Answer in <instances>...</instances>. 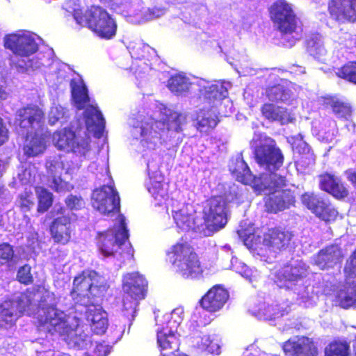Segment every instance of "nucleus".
<instances>
[{"mask_svg": "<svg viewBox=\"0 0 356 356\" xmlns=\"http://www.w3.org/2000/svg\"><path fill=\"white\" fill-rule=\"evenodd\" d=\"M232 177L238 182L251 186L257 195L268 191L263 197L264 211L268 214H277L294 207L296 192L287 188L289 181L285 176L261 175L256 177L251 172L242 158H236L229 166Z\"/></svg>", "mask_w": 356, "mask_h": 356, "instance_id": "nucleus-1", "label": "nucleus"}, {"mask_svg": "<svg viewBox=\"0 0 356 356\" xmlns=\"http://www.w3.org/2000/svg\"><path fill=\"white\" fill-rule=\"evenodd\" d=\"M270 17L281 34L280 42L286 47H293L299 40L302 24L291 6L284 0H277L269 9Z\"/></svg>", "mask_w": 356, "mask_h": 356, "instance_id": "nucleus-2", "label": "nucleus"}, {"mask_svg": "<svg viewBox=\"0 0 356 356\" xmlns=\"http://www.w3.org/2000/svg\"><path fill=\"white\" fill-rule=\"evenodd\" d=\"M128 239L129 231L125 218L121 216L120 228L115 232L112 229H108L98 232L96 236V244L99 251L104 257L118 255L122 258L131 259L134 257V250Z\"/></svg>", "mask_w": 356, "mask_h": 356, "instance_id": "nucleus-3", "label": "nucleus"}, {"mask_svg": "<svg viewBox=\"0 0 356 356\" xmlns=\"http://www.w3.org/2000/svg\"><path fill=\"white\" fill-rule=\"evenodd\" d=\"M176 272L185 279L196 278L203 272L201 262L194 248L181 237L167 252Z\"/></svg>", "mask_w": 356, "mask_h": 356, "instance_id": "nucleus-4", "label": "nucleus"}, {"mask_svg": "<svg viewBox=\"0 0 356 356\" xmlns=\"http://www.w3.org/2000/svg\"><path fill=\"white\" fill-rule=\"evenodd\" d=\"M36 326L40 331L67 337H72L77 332L76 327L68 324L65 312L54 305L42 307L38 310Z\"/></svg>", "mask_w": 356, "mask_h": 356, "instance_id": "nucleus-5", "label": "nucleus"}, {"mask_svg": "<svg viewBox=\"0 0 356 356\" xmlns=\"http://www.w3.org/2000/svg\"><path fill=\"white\" fill-rule=\"evenodd\" d=\"M124 291L122 304L126 311H134L138 302L143 300L147 292V281L138 272L127 273L122 277Z\"/></svg>", "mask_w": 356, "mask_h": 356, "instance_id": "nucleus-6", "label": "nucleus"}, {"mask_svg": "<svg viewBox=\"0 0 356 356\" xmlns=\"http://www.w3.org/2000/svg\"><path fill=\"white\" fill-rule=\"evenodd\" d=\"M106 283L95 270L86 269L74 277L71 294L77 296H99L107 290Z\"/></svg>", "mask_w": 356, "mask_h": 356, "instance_id": "nucleus-7", "label": "nucleus"}, {"mask_svg": "<svg viewBox=\"0 0 356 356\" xmlns=\"http://www.w3.org/2000/svg\"><path fill=\"white\" fill-rule=\"evenodd\" d=\"M203 219L206 228L217 232L227 222V201L223 195H215L207 200L203 209Z\"/></svg>", "mask_w": 356, "mask_h": 356, "instance_id": "nucleus-8", "label": "nucleus"}, {"mask_svg": "<svg viewBox=\"0 0 356 356\" xmlns=\"http://www.w3.org/2000/svg\"><path fill=\"white\" fill-rule=\"evenodd\" d=\"M54 219L49 225V234L54 242L57 244L66 245L72 240L74 231L73 225L74 214H69L63 207L54 209L51 212Z\"/></svg>", "mask_w": 356, "mask_h": 356, "instance_id": "nucleus-9", "label": "nucleus"}, {"mask_svg": "<svg viewBox=\"0 0 356 356\" xmlns=\"http://www.w3.org/2000/svg\"><path fill=\"white\" fill-rule=\"evenodd\" d=\"M88 28L98 37L111 40L117 32V24L111 15L100 6H92L89 8Z\"/></svg>", "mask_w": 356, "mask_h": 356, "instance_id": "nucleus-10", "label": "nucleus"}, {"mask_svg": "<svg viewBox=\"0 0 356 356\" xmlns=\"http://www.w3.org/2000/svg\"><path fill=\"white\" fill-rule=\"evenodd\" d=\"M91 204L95 210L103 215L119 213L120 211L118 192L111 185H103L95 188L92 193Z\"/></svg>", "mask_w": 356, "mask_h": 356, "instance_id": "nucleus-11", "label": "nucleus"}, {"mask_svg": "<svg viewBox=\"0 0 356 356\" xmlns=\"http://www.w3.org/2000/svg\"><path fill=\"white\" fill-rule=\"evenodd\" d=\"M256 162L269 171H276L284 163V157L275 140L269 139L260 143L254 150Z\"/></svg>", "mask_w": 356, "mask_h": 356, "instance_id": "nucleus-12", "label": "nucleus"}, {"mask_svg": "<svg viewBox=\"0 0 356 356\" xmlns=\"http://www.w3.org/2000/svg\"><path fill=\"white\" fill-rule=\"evenodd\" d=\"M300 200L302 204L321 220L329 222L334 221L338 216L337 210L329 202L314 193H304Z\"/></svg>", "mask_w": 356, "mask_h": 356, "instance_id": "nucleus-13", "label": "nucleus"}, {"mask_svg": "<svg viewBox=\"0 0 356 356\" xmlns=\"http://www.w3.org/2000/svg\"><path fill=\"white\" fill-rule=\"evenodd\" d=\"M45 114L35 104H27L17 111V125L22 134L28 135L36 127L43 125Z\"/></svg>", "mask_w": 356, "mask_h": 356, "instance_id": "nucleus-14", "label": "nucleus"}, {"mask_svg": "<svg viewBox=\"0 0 356 356\" xmlns=\"http://www.w3.org/2000/svg\"><path fill=\"white\" fill-rule=\"evenodd\" d=\"M305 273L302 266L285 264L273 273V281L281 289L291 290L306 276Z\"/></svg>", "mask_w": 356, "mask_h": 356, "instance_id": "nucleus-15", "label": "nucleus"}, {"mask_svg": "<svg viewBox=\"0 0 356 356\" xmlns=\"http://www.w3.org/2000/svg\"><path fill=\"white\" fill-rule=\"evenodd\" d=\"M3 46L10 50L14 55L21 58H29L38 49L35 39L24 34L6 35L3 38Z\"/></svg>", "mask_w": 356, "mask_h": 356, "instance_id": "nucleus-16", "label": "nucleus"}, {"mask_svg": "<svg viewBox=\"0 0 356 356\" xmlns=\"http://www.w3.org/2000/svg\"><path fill=\"white\" fill-rule=\"evenodd\" d=\"M327 12L339 24H356V0H328Z\"/></svg>", "mask_w": 356, "mask_h": 356, "instance_id": "nucleus-17", "label": "nucleus"}, {"mask_svg": "<svg viewBox=\"0 0 356 356\" xmlns=\"http://www.w3.org/2000/svg\"><path fill=\"white\" fill-rule=\"evenodd\" d=\"M53 142L59 150L70 149L73 152L84 153L88 149L86 139L79 140L75 132L70 127H65L51 134Z\"/></svg>", "mask_w": 356, "mask_h": 356, "instance_id": "nucleus-18", "label": "nucleus"}, {"mask_svg": "<svg viewBox=\"0 0 356 356\" xmlns=\"http://www.w3.org/2000/svg\"><path fill=\"white\" fill-rule=\"evenodd\" d=\"M293 234L280 226L268 228L263 236V244L274 252L286 250L291 243Z\"/></svg>", "mask_w": 356, "mask_h": 356, "instance_id": "nucleus-19", "label": "nucleus"}, {"mask_svg": "<svg viewBox=\"0 0 356 356\" xmlns=\"http://www.w3.org/2000/svg\"><path fill=\"white\" fill-rule=\"evenodd\" d=\"M343 257L342 249L336 244H331L324 247L315 254L314 264L321 270H328L341 265Z\"/></svg>", "mask_w": 356, "mask_h": 356, "instance_id": "nucleus-20", "label": "nucleus"}, {"mask_svg": "<svg viewBox=\"0 0 356 356\" xmlns=\"http://www.w3.org/2000/svg\"><path fill=\"white\" fill-rule=\"evenodd\" d=\"M291 144L293 152L297 154L295 164L298 170L305 171L314 164V155L300 134L291 137Z\"/></svg>", "mask_w": 356, "mask_h": 356, "instance_id": "nucleus-21", "label": "nucleus"}, {"mask_svg": "<svg viewBox=\"0 0 356 356\" xmlns=\"http://www.w3.org/2000/svg\"><path fill=\"white\" fill-rule=\"evenodd\" d=\"M229 296V292L225 288L220 284H216L202 297L199 302L204 310L216 312L224 307Z\"/></svg>", "mask_w": 356, "mask_h": 356, "instance_id": "nucleus-22", "label": "nucleus"}, {"mask_svg": "<svg viewBox=\"0 0 356 356\" xmlns=\"http://www.w3.org/2000/svg\"><path fill=\"white\" fill-rule=\"evenodd\" d=\"M282 348L286 356H318V354L314 340L305 336L296 341H285Z\"/></svg>", "mask_w": 356, "mask_h": 356, "instance_id": "nucleus-23", "label": "nucleus"}, {"mask_svg": "<svg viewBox=\"0 0 356 356\" xmlns=\"http://www.w3.org/2000/svg\"><path fill=\"white\" fill-rule=\"evenodd\" d=\"M260 111L262 117L269 122H277L280 125L292 123L296 118L286 107L266 102L261 105Z\"/></svg>", "mask_w": 356, "mask_h": 356, "instance_id": "nucleus-24", "label": "nucleus"}, {"mask_svg": "<svg viewBox=\"0 0 356 356\" xmlns=\"http://www.w3.org/2000/svg\"><path fill=\"white\" fill-rule=\"evenodd\" d=\"M86 319L91 331L95 334H104L108 327L107 313L95 305H89L86 311Z\"/></svg>", "mask_w": 356, "mask_h": 356, "instance_id": "nucleus-25", "label": "nucleus"}, {"mask_svg": "<svg viewBox=\"0 0 356 356\" xmlns=\"http://www.w3.org/2000/svg\"><path fill=\"white\" fill-rule=\"evenodd\" d=\"M320 188L330 194L337 200H342L348 197V188L340 179L333 175L325 172L320 175Z\"/></svg>", "mask_w": 356, "mask_h": 356, "instance_id": "nucleus-26", "label": "nucleus"}, {"mask_svg": "<svg viewBox=\"0 0 356 356\" xmlns=\"http://www.w3.org/2000/svg\"><path fill=\"white\" fill-rule=\"evenodd\" d=\"M166 327H163L161 330H157L156 340L161 355L163 354L175 355L179 352L180 339L173 332L167 330Z\"/></svg>", "mask_w": 356, "mask_h": 356, "instance_id": "nucleus-27", "label": "nucleus"}, {"mask_svg": "<svg viewBox=\"0 0 356 356\" xmlns=\"http://www.w3.org/2000/svg\"><path fill=\"white\" fill-rule=\"evenodd\" d=\"M51 134L46 130L42 133H35L23 146L24 154L26 157H35L42 154L47 147V142L51 138Z\"/></svg>", "mask_w": 356, "mask_h": 356, "instance_id": "nucleus-28", "label": "nucleus"}, {"mask_svg": "<svg viewBox=\"0 0 356 356\" xmlns=\"http://www.w3.org/2000/svg\"><path fill=\"white\" fill-rule=\"evenodd\" d=\"M199 95L202 102L211 104L215 101H220L225 98L227 90L221 83L208 84L200 88Z\"/></svg>", "mask_w": 356, "mask_h": 356, "instance_id": "nucleus-29", "label": "nucleus"}, {"mask_svg": "<svg viewBox=\"0 0 356 356\" xmlns=\"http://www.w3.org/2000/svg\"><path fill=\"white\" fill-rule=\"evenodd\" d=\"M195 127L201 134L207 135L218 124L217 116L209 110L200 109L196 115Z\"/></svg>", "mask_w": 356, "mask_h": 356, "instance_id": "nucleus-30", "label": "nucleus"}, {"mask_svg": "<svg viewBox=\"0 0 356 356\" xmlns=\"http://www.w3.org/2000/svg\"><path fill=\"white\" fill-rule=\"evenodd\" d=\"M17 318L18 314L15 301L8 300L0 304V328L11 327Z\"/></svg>", "mask_w": 356, "mask_h": 356, "instance_id": "nucleus-31", "label": "nucleus"}, {"mask_svg": "<svg viewBox=\"0 0 356 356\" xmlns=\"http://www.w3.org/2000/svg\"><path fill=\"white\" fill-rule=\"evenodd\" d=\"M72 98L77 109H83L90 102V97L86 86L81 81L74 79L70 81Z\"/></svg>", "mask_w": 356, "mask_h": 356, "instance_id": "nucleus-32", "label": "nucleus"}, {"mask_svg": "<svg viewBox=\"0 0 356 356\" xmlns=\"http://www.w3.org/2000/svg\"><path fill=\"white\" fill-rule=\"evenodd\" d=\"M85 122L88 129L95 127L100 134L105 128V120L101 111L92 105L88 106L85 111Z\"/></svg>", "mask_w": 356, "mask_h": 356, "instance_id": "nucleus-33", "label": "nucleus"}, {"mask_svg": "<svg viewBox=\"0 0 356 356\" xmlns=\"http://www.w3.org/2000/svg\"><path fill=\"white\" fill-rule=\"evenodd\" d=\"M191 83L184 74L177 73L172 75L168 80V89L177 95H183L188 92Z\"/></svg>", "mask_w": 356, "mask_h": 356, "instance_id": "nucleus-34", "label": "nucleus"}, {"mask_svg": "<svg viewBox=\"0 0 356 356\" xmlns=\"http://www.w3.org/2000/svg\"><path fill=\"white\" fill-rule=\"evenodd\" d=\"M324 356H350V343L346 340L334 339L324 349Z\"/></svg>", "mask_w": 356, "mask_h": 356, "instance_id": "nucleus-35", "label": "nucleus"}, {"mask_svg": "<svg viewBox=\"0 0 356 356\" xmlns=\"http://www.w3.org/2000/svg\"><path fill=\"white\" fill-rule=\"evenodd\" d=\"M147 190L156 200H161L168 196V188L161 175H156L154 177H149Z\"/></svg>", "mask_w": 356, "mask_h": 356, "instance_id": "nucleus-36", "label": "nucleus"}, {"mask_svg": "<svg viewBox=\"0 0 356 356\" xmlns=\"http://www.w3.org/2000/svg\"><path fill=\"white\" fill-rule=\"evenodd\" d=\"M266 95L272 102H284L291 98L290 90L282 84L268 86L266 90Z\"/></svg>", "mask_w": 356, "mask_h": 356, "instance_id": "nucleus-37", "label": "nucleus"}, {"mask_svg": "<svg viewBox=\"0 0 356 356\" xmlns=\"http://www.w3.org/2000/svg\"><path fill=\"white\" fill-rule=\"evenodd\" d=\"M38 197L37 211L40 213L47 212L52 206L54 195L47 188L42 186L35 187Z\"/></svg>", "mask_w": 356, "mask_h": 356, "instance_id": "nucleus-38", "label": "nucleus"}, {"mask_svg": "<svg viewBox=\"0 0 356 356\" xmlns=\"http://www.w3.org/2000/svg\"><path fill=\"white\" fill-rule=\"evenodd\" d=\"M173 218L177 227L181 230L188 231L193 228L194 218L186 207L175 211Z\"/></svg>", "mask_w": 356, "mask_h": 356, "instance_id": "nucleus-39", "label": "nucleus"}, {"mask_svg": "<svg viewBox=\"0 0 356 356\" xmlns=\"http://www.w3.org/2000/svg\"><path fill=\"white\" fill-rule=\"evenodd\" d=\"M328 104L338 118L348 119L351 116L353 109L348 102L332 97Z\"/></svg>", "mask_w": 356, "mask_h": 356, "instance_id": "nucleus-40", "label": "nucleus"}, {"mask_svg": "<svg viewBox=\"0 0 356 356\" xmlns=\"http://www.w3.org/2000/svg\"><path fill=\"white\" fill-rule=\"evenodd\" d=\"M336 76L356 85V60L346 62L339 67Z\"/></svg>", "mask_w": 356, "mask_h": 356, "instance_id": "nucleus-41", "label": "nucleus"}, {"mask_svg": "<svg viewBox=\"0 0 356 356\" xmlns=\"http://www.w3.org/2000/svg\"><path fill=\"white\" fill-rule=\"evenodd\" d=\"M193 346L200 352H207L211 354L219 349L217 343L214 342L209 335L195 337L193 341Z\"/></svg>", "mask_w": 356, "mask_h": 356, "instance_id": "nucleus-42", "label": "nucleus"}, {"mask_svg": "<svg viewBox=\"0 0 356 356\" xmlns=\"http://www.w3.org/2000/svg\"><path fill=\"white\" fill-rule=\"evenodd\" d=\"M17 206L22 212H29L35 204L34 195L31 191L25 190L17 197Z\"/></svg>", "mask_w": 356, "mask_h": 356, "instance_id": "nucleus-43", "label": "nucleus"}, {"mask_svg": "<svg viewBox=\"0 0 356 356\" xmlns=\"http://www.w3.org/2000/svg\"><path fill=\"white\" fill-rule=\"evenodd\" d=\"M38 290L27 289L18 298V305L24 310L29 308L35 301Z\"/></svg>", "mask_w": 356, "mask_h": 356, "instance_id": "nucleus-44", "label": "nucleus"}, {"mask_svg": "<svg viewBox=\"0 0 356 356\" xmlns=\"http://www.w3.org/2000/svg\"><path fill=\"white\" fill-rule=\"evenodd\" d=\"M343 273L347 280L356 278V248L346 260Z\"/></svg>", "mask_w": 356, "mask_h": 356, "instance_id": "nucleus-45", "label": "nucleus"}, {"mask_svg": "<svg viewBox=\"0 0 356 356\" xmlns=\"http://www.w3.org/2000/svg\"><path fill=\"white\" fill-rule=\"evenodd\" d=\"M17 280L24 285H29L33 282V277L31 274V267L29 264L20 266L17 270Z\"/></svg>", "mask_w": 356, "mask_h": 356, "instance_id": "nucleus-46", "label": "nucleus"}, {"mask_svg": "<svg viewBox=\"0 0 356 356\" xmlns=\"http://www.w3.org/2000/svg\"><path fill=\"white\" fill-rule=\"evenodd\" d=\"M15 255L13 247L8 243H0V266L12 261Z\"/></svg>", "mask_w": 356, "mask_h": 356, "instance_id": "nucleus-47", "label": "nucleus"}, {"mask_svg": "<svg viewBox=\"0 0 356 356\" xmlns=\"http://www.w3.org/2000/svg\"><path fill=\"white\" fill-rule=\"evenodd\" d=\"M67 209L70 211H79L85 207V202L80 195H69L65 200Z\"/></svg>", "mask_w": 356, "mask_h": 356, "instance_id": "nucleus-48", "label": "nucleus"}, {"mask_svg": "<svg viewBox=\"0 0 356 356\" xmlns=\"http://www.w3.org/2000/svg\"><path fill=\"white\" fill-rule=\"evenodd\" d=\"M339 305L343 309H348L356 304V297L349 293H345L343 296H338Z\"/></svg>", "mask_w": 356, "mask_h": 356, "instance_id": "nucleus-49", "label": "nucleus"}, {"mask_svg": "<svg viewBox=\"0 0 356 356\" xmlns=\"http://www.w3.org/2000/svg\"><path fill=\"white\" fill-rule=\"evenodd\" d=\"M73 17L78 24L81 26H86L88 27V19L89 17V9L84 14L80 9L74 10Z\"/></svg>", "mask_w": 356, "mask_h": 356, "instance_id": "nucleus-50", "label": "nucleus"}, {"mask_svg": "<svg viewBox=\"0 0 356 356\" xmlns=\"http://www.w3.org/2000/svg\"><path fill=\"white\" fill-rule=\"evenodd\" d=\"M10 65L23 72L27 71L29 68L32 67V60L27 58L26 60L18 59L17 60H14L10 58Z\"/></svg>", "mask_w": 356, "mask_h": 356, "instance_id": "nucleus-51", "label": "nucleus"}, {"mask_svg": "<svg viewBox=\"0 0 356 356\" xmlns=\"http://www.w3.org/2000/svg\"><path fill=\"white\" fill-rule=\"evenodd\" d=\"M165 13V9L160 7L154 6L149 8L145 13V17L147 19H154L163 15Z\"/></svg>", "mask_w": 356, "mask_h": 356, "instance_id": "nucleus-52", "label": "nucleus"}, {"mask_svg": "<svg viewBox=\"0 0 356 356\" xmlns=\"http://www.w3.org/2000/svg\"><path fill=\"white\" fill-rule=\"evenodd\" d=\"M49 186L56 192H61L66 188L67 183L60 177L54 176Z\"/></svg>", "mask_w": 356, "mask_h": 356, "instance_id": "nucleus-53", "label": "nucleus"}, {"mask_svg": "<svg viewBox=\"0 0 356 356\" xmlns=\"http://www.w3.org/2000/svg\"><path fill=\"white\" fill-rule=\"evenodd\" d=\"M243 242L249 249H255L256 245L260 242V237L254 233H251L244 238Z\"/></svg>", "mask_w": 356, "mask_h": 356, "instance_id": "nucleus-54", "label": "nucleus"}, {"mask_svg": "<svg viewBox=\"0 0 356 356\" xmlns=\"http://www.w3.org/2000/svg\"><path fill=\"white\" fill-rule=\"evenodd\" d=\"M63 113L57 108H52L48 115V122L50 125H54L63 118Z\"/></svg>", "mask_w": 356, "mask_h": 356, "instance_id": "nucleus-55", "label": "nucleus"}, {"mask_svg": "<svg viewBox=\"0 0 356 356\" xmlns=\"http://www.w3.org/2000/svg\"><path fill=\"white\" fill-rule=\"evenodd\" d=\"M8 140V129L0 117V147Z\"/></svg>", "mask_w": 356, "mask_h": 356, "instance_id": "nucleus-56", "label": "nucleus"}, {"mask_svg": "<svg viewBox=\"0 0 356 356\" xmlns=\"http://www.w3.org/2000/svg\"><path fill=\"white\" fill-rule=\"evenodd\" d=\"M95 351L97 353L98 356H106L109 353L108 347L102 343L96 346Z\"/></svg>", "mask_w": 356, "mask_h": 356, "instance_id": "nucleus-57", "label": "nucleus"}, {"mask_svg": "<svg viewBox=\"0 0 356 356\" xmlns=\"http://www.w3.org/2000/svg\"><path fill=\"white\" fill-rule=\"evenodd\" d=\"M347 179L356 188V170H348L346 171Z\"/></svg>", "mask_w": 356, "mask_h": 356, "instance_id": "nucleus-58", "label": "nucleus"}, {"mask_svg": "<svg viewBox=\"0 0 356 356\" xmlns=\"http://www.w3.org/2000/svg\"><path fill=\"white\" fill-rule=\"evenodd\" d=\"M316 44V42L315 40H314L313 39L309 40L307 41L308 47H314Z\"/></svg>", "mask_w": 356, "mask_h": 356, "instance_id": "nucleus-59", "label": "nucleus"}, {"mask_svg": "<svg viewBox=\"0 0 356 356\" xmlns=\"http://www.w3.org/2000/svg\"><path fill=\"white\" fill-rule=\"evenodd\" d=\"M353 356H356V334H355V339L353 340Z\"/></svg>", "mask_w": 356, "mask_h": 356, "instance_id": "nucleus-60", "label": "nucleus"}, {"mask_svg": "<svg viewBox=\"0 0 356 356\" xmlns=\"http://www.w3.org/2000/svg\"><path fill=\"white\" fill-rule=\"evenodd\" d=\"M156 125L157 127H165V123L164 122H162V121H158V122H156Z\"/></svg>", "mask_w": 356, "mask_h": 356, "instance_id": "nucleus-61", "label": "nucleus"}, {"mask_svg": "<svg viewBox=\"0 0 356 356\" xmlns=\"http://www.w3.org/2000/svg\"><path fill=\"white\" fill-rule=\"evenodd\" d=\"M243 276L245 277H248L249 275L248 273H246V272L245 271L243 274H242Z\"/></svg>", "mask_w": 356, "mask_h": 356, "instance_id": "nucleus-62", "label": "nucleus"}, {"mask_svg": "<svg viewBox=\"0 0 356 356\" xmlns=\"http://www.w3.org/2000/svg\"><path fill=\"white\" fill-rule=\"evenodd\" d=\"M1 96H2V92H1V90H0V99L1 98Z\"/></svg>", "mask_w": 356, "mask_h": 356, "instance_id": "nucleus-63", "label": "nucleus"}, {"mask_svg": "<svg viewBox=\"0 0 356 356\" xmlns=\"http://www.w3.org/2000/svg\"><path fill=\"white\" fill-rule=\"evenodd\" d=\"M175 314V312L172 313V317Z\"/></svg>", "mask_w": 356, "mask_h": 356, "instance_id": "nucleus-64", "label": "nucleus"}]
</instances>
